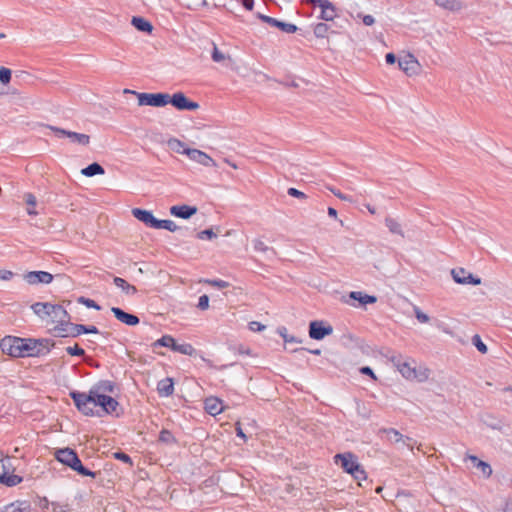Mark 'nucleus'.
Masks as SVG:
<instances>
[{"label": "nucleus", "mask_w": 512, "mask_h": 512, "mask_svg": "<svg viewBox=\"0 0 512 512\" xmlns=\"http://www.w3.org/2000/svg\"><path fill=\"white\" fill-rule=\"evenodd\" d=\"M49 339L5 336L0 342L4 354L14 358L39 357L50 352Z\"/></svg>", "instance_id": "1"}, {"label": "nucleus", "mask_w": 512, "mask_h": 512, "mask_svg": "<svg viewBox=\"0 0 512 512\" xmlns=\"http://www.w3.org/2000/svg\"><path fill=\"white\" fill-rule=\"evenodd\" d=\"M54 457L57 461L68 466L69 468L76 471L78 474L82 476L95 478L97 475L96 472H93L86 468L85 466H83L77 453L69 447L57 449L54 452Z\"/></svg>", "instance_id": "2"}, {"label": "nucleus", "mask_w": 512, "mask_h": 512, "mask_svg": "<svg viewBox=\"0 0 512 512\" xmlns=\"http://www.w3.org/2000/svg\"><path fill=\"white\" fill-rule=\"evenodd\" d=\"M69 396L72 398L76 408L85 416H94V408L98 402L91 392L70 391Z\"/></svg>", "instance_id": "3"}, {"label": "nucleus", "mask_w": 512, "mask_h": 512, "mask_svg": "<svg viewBox=\"0 0 512 512\" xmlns=\"http://www.w3.org/2000/svg\"><path fill=\"white\" fill-rule=\"evenodd\" d=\"M139 106L164 107L168 104V93H145L133 91Z\"/></svg>", "instance_id": "4"}, {"label": "nucleus", "mask_w": 512, "mask_h": 512, "mask_svg": "<svg viewBox=\"0 0 512 512\" xmlns=\"http://www.w3.org/2000/svg\"><path fill=\"white\" fill-rule=\"evenodd\" d=\"M81 324H75L71 322V316L64 319V322L60 325H55L53 327V334L56 337H78L82 334V331L80 329Z\"/></svg>", "instance_id": "5"}, {"label": "nucleus", "mask_w": 512, "mask_h": 512, "mask_svg": "<svg viewBox=\"0 0 512 512\" xmlns=\"http://www.w3.org/2000/svg\"><path fill=\"white\" fill-rule=\"evenodd\" d=\"M169 103L180 111H194L199 108V104L188 99L183 92L174 93L172 96L168 94Z\"/></svg>", "instance_id": "6"}, {"label": "nucleus", "mask_w": 512, "mask_h": 512, "mask_svg": "<svg viewBox=\"0 0 512 512\" xmlns=\"http://www.w3.org/2000/svg\"><path fill=\"white\" fill-rule=\"evenodd\" d=\"M333 333V327L321 320L311 321L309 324V337L314 340H322Z\"/></svg>", "instance_id": "7"}, {"label": "nucleus", "mask_w": 512, "mask_h": 512, "mask_svg": "<svg viewBox=\"0 0 512 512\" xmlns=\"http://www.w3.org/2000/svg\"><path fill=\"white\" fill-rule=\"evenodd\" d=\"M334 462L348 474L353 473L359 465L357 457L351 452L339 453L334 456Z\"/></svg>", "instance_id": "8"}, {"label": "nucleus", "mask_w": 512, "mask_h": 512, "mask_svg": "<svg viewBox=\"0 0 512 512\" xmlns=\"http://www.w3.org/2000/svg\"><path fill=\"white\" fill-rule=\"evenodd\" d=\"M23 278L30 285L50 284L53 281V275L46 271H29Z\"/></svg>", "instance_id": "9"}, {"label": "nucleus", "mask_w": 512, "mask_h": 512, "mask_svg": "<svg viewBox=\"0 0 512 512\" xmlns=\"http://www.w3.org/2000/svg\"><path fill=\"white\" fill-rule=\"evenodd\" d=\"M451 275L453 280L458 284L480 285L481 279L468 273L464 268L452 269Z\"/></svg>", "instance_id": "10"}, {"label": "nucleus", "mask_w": 512, "mask_h": 512, "mask_svg": "<svg viewBox=\"0 0 512 512\" xmlns=\"http://www.w3.org/2000/svg\"><path fill=\"white\" fill-rule=\"evenodd\" d=\"M69 313L59 304H49V313L47 323L60 325L64 322V319L68 318Z\"/></svg>", "instance_id": "11"}, {"label": "nucleus", "mask_w": 512, "mask_h": 512, "mask_svg": "<svg viewBox=\"0 0 512 512\" xmlns=\"http://www.w3.org/2000/svg\"><path fill=\"white\" fill-rule=\"evenodd\" d=\"M177 151L180 152V149H177ZM181 153L186 154L191 160L204 166L209 167L215 165L214 160L209 155L198 149L184 148Z\"/></svg>", "instance_id": "12"}, {"label": "nucleus", "mask_w": 512, "mask_h": 512, "mask_svg": "<svg viewBox=\"0 0 512 512\" xmlns=\"http://www.w3.org/2000/svg\"><path fill=\"white\" fill-rule=\"evenodd\" d=\"M115 390V383L110 380H100L97 383H95L91 388L90 392L91 394L96 397V401H98V398L100 399V396H107L106 393H114Z\"/></svg>", "instance_id": "13"}, {"label": "nucleus", "mask_w": 512, "mask_h": 512, "mask_svg": "<svg viewBox=\"0 0 512 512\" xmlns=\"http://www.w3.org/2000/svg\"><path fill=\"white\" fill-rule=\"evenodd\" d=\"M131 212L138 221L144 223L147 227L156 229L158 219L154 217L151 211L133 208Z\"/></svg>", "instance_id": "14"}, {"label": "nucleus", "mask_w": 512, "mask_h": 512, "mask_svg": "<svg viewBox=\"0 0 512 512\" xmlns=\"http://www.w3.org/2000/svg\"><path fill=\"white\" fill-rule=\"evenodd\" d=\"M111 312L114 314L116 319L128 326H136L139 324L140 319L138 316L128 313L119 307H112Z\"/></svg>", "instance_id": "15"}, {"label": "nucleus", "mask_w": 512, "mask_h": 512, "mask_svg": "<svg viewBox=\"0 0 512 512\" xmlns=\"http://www.w3.org/2000/svg\"><path fill=\"white\" fill-rule=\"evenodd\" d=\"M171 215L182 218V219H189L194 214L197 213V207L196 206H190V205H174L170 208Z\"/></svg>", "instance_id": "16"}, {"label": "nucleus", "mask_w": 512, "mask_h": 512, "mask_svg": "<svg viewBox=\"0 0 512 512\" xmlns=\"http://www.w3.org/2000/svg\"><path fill=\"white\" fill-rule=\"evenodd\" d=\"M97 402V406L101 407L106 414L110 415L114 414L119 407V402L111 396H100Z\"/></svg>", "instance_id": "17"}, {"label": "nucleus", "mask_w": 512, "mask_h": 512, "mask_svg": "<svg viewBox=\"0 0 512 512\" xmlns=\"http://www.w3.org/2000/svg\"><path fill=\"white\" fill-rule=\"evenodd\" d=\"M205 410L210 415H218L223 411L222 401L216 397H209L204 401Z\"/></svg>", "instance_id": "18"}, {"label": "nucleus", "mask_w": 512, "mask_h": 512, "mask_svg": "<svg viewBox=\"0 0 512 512\" xmlns=\"http://www.w3.org/2000/svg\"><path fill=\"white\" fill-rule=\"evenodd\" d=\"M336 16V8L333 3L325 0L318 18L324 21H333Z\"/></svg>", "instance_id": "19"}, {"label": "nucleus", "mask_w": 512, "mask_h": 512, "mask_svg": "<svg viewBox=\"0 0 512 512\" xmlns=\"http://www.w3.org/2000/svg\"><path fill=\"white\" fill-rule=\"evenodd\" d=\"M157 391L160 396L168 397L174 392V382L172 378H165L160 380L157 384Z\"/></svg>", "instance_id": "20"}, {"label": "nucleus", "mask_w": 512, "mask_h": 512, "mask_svg": "<svg viewBox=\"0 0 512 512\" xmlns=\"http://www.w3.org/2000/svg\"><path fill=\"white\" fill-rule=\"evenodd\" d=\"M349 298L359 302V305L373 304L377 301V298L373 295H368L360 291H352L349 293Z\"/></svg>", "instance_id": "21"}, {"label": "nucleus", "mask_w": 512, "mask_h": 512, "mask_svg": "<svg viewBox=\"0 0 512 512\" xmlns=\"http://www.w3.org/2000/svg\"><path fill=\"white\" fill-rule=\"evenodd\" d=\"M49 302H36L31 305L33 312L43 321H48Z\"/></svg>", "instance_id": "22"}, {"label": "nucleus", "mask_w": 512, "mask_h": 512, "mask_svg": "<svg viewBox=\"0 0 512 512\" xmlns=\"http://www.w3.org/2000/svg\"><path fill=\"white\" fill-rule=\"evenodd\" d=\"M131 24L141 32L151 33L153 30L152 24L145 18L140 16L132 17Z\"/></svg>", "instance_id": "23"}, {"label": "nucleus", "mask_w": 512, "mask_h": 512, "mask_svg": "<svg viewBox=\"0 0 512 512\" xmlns=\"http://www.w3.org/2000/svg\"><path fill=\"white\" fill-rule=\"evenodd\" d=\"M409 58H401L398 61L399 68L408 76H412L414 74L413 64L416 63L414 56L412 54H408Z\"/></svg>", "instance_id": "24"}, {"label": "nucleus", "mask_w": 512, "mask_h": 512, "mask_svg": "<svg viewBox=\"0 0 512 512\" xmlns=\"http://www.w3.org/2000/svg\"><path fill=\"white\" fill-rule=\"evenodd\" d=\"M468 459L472 461V463L481 470L482 474L489 478L492 475V468L490 464L485 461L480 460L477 456L469 455Z\"/></svg>", "instance_id": "25"}, {"label": "nucleus", "mask_w": 512, "mask_h": 512, "mask_svg": "<svg viewBox=\"0 0 512 512\" xmlns=\"http://www.w3.org/2000/svg\"><path fill=\"white\" fill-rule=\"evenodd\" d=\"M113 282L127 295H134L137 292L135 286L129 284L125 279L121 277H114Z\"/></svg>", "instance_id": "26"}, {"label": "nucleus", "mask_w": 512, "mask_h": 512, "mask_svg": "<svg viewBox=\"0 0 512 512\" xmlns=\"http://www.w3.org/2000/svg\"><path fill=\"white\" fill-rule=\"evenodd\" d=\"M396 366L403 377L407 379L416 377V368L411 367L409 363L398 360Z\"/></svg>", "instance_id": "27"}, {"label": "nucleus", "mask_w": 512, "mask_h": 512, "mask_svg": "<svg viewBox=\"0 0 512 512\" xmlns=\"http://www.w3.org/2000/svg\"><path fill=\"white\" fill-rule=\"evenodd\" d=\"M81 173L86 177H93L95 175H102L105 173V171L99 163L94 162L83 168Z\"/></svg>", "instance_id": "28"}, {"label": "nucleus", "mask_w": 512, "mask_h": 512, "mask_svg": "<svg viewBox=\"0 0 512 512\" xmlns=\"http://www.w3.org/2000/svg\"><path fill=\"white\" fill-rule=\"evenodd\" d=\"M270 26L276 27L288 34L295 33L298 30V27L296 25L277 20L276 18L272 19Z\"/></svg>", "instance_id": "29"}, {"label": "nucleus", "mask_w": 512, "mask_h": 512, "mask_svg": "<svg viewBox=\"0 0 512 512\" xmlns=\"http://www.w3.org/2000/svg\"><path fill=\"white\" fill-rule=\"evenodd\" d=\"M22 482V477L15 474L3 473L0 475V483L8 487H13Z\"/></svg>", "instance_id": "30"}, {"label": "nucleus", "mask_w": 512, "mask_h": 512, "mask_svg": "<svg viewBox=\"0 0 512 512\" xmlns=\"http://www.w3.org/2000/svg\"><path fill=\"white\" fill-rule=\"evenodd\" d=\"M435 3L439 7L450 11H457L462 8V4L458 0H435Z\"/></svg>", "instance_id": "31"}, {"label": "nucleus", "mask_w": 512, "mask_h": 512, "mask_svg": "<svg viewBox=\"0 0 512 512\" xmlns=\"http://www.w3.org/2000/svg\"><path fill=\"white\" fill-rule=\"evenodd\" d=\"M68 138H70L72 142L78 143L83 146H87L90 143V137L87 134L70 131L68 134Z\"/></svg>", "instance_id": "32"}, {"label": "nucleus", "mask_w": 512, "mask_h": 512, "mask_svg": "<svg viewBox=\"0 0 512 512\" xmlns=\"http://www.w3.org/2000/svg\"><path fill=\"white\" fill-rule=\"evenodd\" d=\"M176 341L175 339L170 336V335H164L162 336L160 339H158L157 341H155L153 343V346L154 347H157V346H161V347H168L170 348L171 350H173V347L176 346Z\"/></svg>", "instance_id": "33"}, {"label": "nucleus", "mask_w": 512, "mask_h": 512, "mask_svg": "<svg viewBox=\"0 0 512 512\" xmlns=\"http://www.w3.org/2000/svg\"><path fill=\"white\" fill-rule=\"evenodd\" d=\"M25 203L28 205L27 213L31 216H35L38 212L34 209L37 204L36 197L32 193L24 194Z\"/></svg>", "instance_id": "34"}, {"label": "nucleus", "mask_w": 512, "mask_h": 512, "mask_svg": "<svg viewBox=\"0 0 512 512\" xmlns=\"http://www.w3.org/2000/svg\"><path fill=\"white\" fill-rule=\"evenodd\" d=\"M418 322H420V323H429L430 322V324L432 326H434L438 329L442 328V325H443V323L440 320H438L436 318H430L426 313L421 312L420 310H418Z\"/></svg>", "instance_id": "35"}, {"label": "nucleus", "mask_w": 512, "mask_h": 512, "mask_svg": "<svg viewBox=\"0 0 512 512\" xmlns=\"http://www.w3.org/2000/svg\"><path fill=\"white\" fill-rule=\"evenodd\" d=\"M330 30V26L326 23L320 22L314 26L313 33L316 38H325Z\"/></svg>", "instance_id": "36"}, {"label": "nucleus", "mask_w": 512, "mask_h": 512, "mask_svg": "<svg viewBox=\"0 0 512 512\" xmlns=\"http://www.w3.org/2000/svg\"><path fill=\"white\" fill-rule=\"evenodd\" d=\"M173 351L181 353L183 355L192 356L195 353V348L189 343H177L176 346L173 347Z\"/></svg>", "instance_id": "37"}, {"label": "nucleus", "mask_w": 512, "mask_h": 512, "mask_svg": "<svg viewBox=\"0 0 512 512\" xmlns=\"http://www.w3.org/2000/svg\"><path fill=\"white\" fill-rule=\"evenodd\" d=\"M156 229H166L170 232H175L177 230H180L181 228L178 227L174 221L172 220H159L157 222Z\"/></svg>", "instance_id": "38"}, {"label": "nucleus", "mask_w": 512, "mask_h": 512, "mask_svg": "<svg viewBox=\"0 0 512 512\" xmlns=\"http://www.w3.org/2000/svg\"><path fill=\"white\" fill-rule=\"evenodd\" d=\"M8 508L12 509L11 512H29L30 503L27 501H18L16 503H12Z\"/></svg>", "instance_id": "39"}, {"label": "nucleus", "mask_w": 512, "mask_h": 512, "mask_svg": "<svg viewBox=\"0 0 512 512\" xmlns=\"http://www.w3.org/2000/svg\"><path fill=\"white\" fill-rule=\"evenodd\" d=\"M159 441L163 442V443H166V444H172V443H175L176 440H175V437L173 436V434L167 430V429H163L160 434H159Z\"/></svg>", "instance_id": "40"}, {"label": "nucleus", "mask_w": 512, "mask_h": 512, "mask_svg": "<svg viewBox=\"0 0 512 512\" xmlns=\"http://www.w3.org/2000/svg\"><path fill=\"white\" fill-rule=\"evenodd\" d=\"M472 343L482 354H485L488 351L487 346L482 342L479 335L476 334L472 337Z\"/></svg>", "instance_id": "41"}, {"label": "nucleus", "mask_w": 512, "mask_h": 512, "mask_svg": "<svg viewBox=\"0 0 512 512\" xmlns=\"http://www.w3.org/2000/svg\"><path fill=\"white\" fill-rule=\"evenodd\" d=\"M66 352L71 356L82 357L85 355L84 349L81 348L78 344L66 347Z\"/></svg>", "instance_id": "42"}, {"label": "nucleus", "mask_w": 512, "mask_h": 512, "mask_svg": "<svg viewBox=\"0 0 512 512\" xmlns=\"http://www.w3.org/2000/svg\"><path fill=\"white\" fill-rule=\"evenodd\" d=\"M385 224L392 233L399 234L401 232L400 225L396 220L388 217L385 220Z\"/></svg>", "instance_id": "43"}, {"label": "nucleus", "mask_w": 512, "mask_h": 512, "mask_svg": "<svg viewBox=\"0 0 512 512\" xmlns=\"http://www.w3.org/2000/svg\"><path fill=\"white\" fill-rule=\"evenodd\" d=\"M212 60L217 63H221L226 60V55L221 52L215 44H213Z\"/></svg>", "instance_id": "44"}, {"label": "nucleus", "mask_w": 512, "mask_h": 512, "mask_svg": "<svg viewBox=\"0 0 512 512\" xmlns=\"http://www.w3.org/2000/svg\"><path fill=\"white\" fill-rule=\"evenodd\" d=\"M354 468L355 470L353 471V473H350V475H352L353 478L357 481L365 480L367 476L363 467L359 464L357 467Z\"/></svg>", "instance_id": "45"}, {"label": "nucleus", "mask_w": 512, "mask_h": 512, "mask_svg": "<svg viewBox=\"0 0 512 512\" xmlns=\"http://www.w3.org/2000/svg\"><path fill=\"white\" fill-rule=\"evenodd\" d=\"M52 512H69L70 507L67 503L51 502Z\"/></svg>", "instance_id": "46"}, {"label": "nucleus", "mask_w": 512, "mask_h": 512, "mask_svg": "<svg viewBox=\"0 0 512 512\" xmlns=\"http://www.w3.org/2000/svg\"><path fill=\"white\" fill-rule=\"evenodd\" d=\"M11 80V70L5 67L0 68V82L8 84Z\"/></svg>", "instance_id": "47"}, {"label": "nucleus", "mask_w": 512, "mask_h": 512, "mask_svg": "<svg viewBox=\"0 0 512 512\" xmlns=\"http://www.w3.org/2000/svg\"><path fill=\"white\" fill-rule=\"evenodd\" d=\"M79 302L84 304L88 308H93L95 310H100L101 307L92 299L80 297Z\"/></svg>", "instance_id": "48"}, {"label": "nucleus", "mask_w": 512, "mask_h": 512, "mask_svg": "<svg viewBox=\"0 0 512 512\" xmlns=\"http://www.w3.org/2000/svg\"><path fill=\"white\" fill-rule=\"evenodd\" d=\"M47 128L50 129L51 131H53L55 133V135L59 138L68 137V134L70 132L68 130H65V129H62V128H59L56 126H52V125H47Z\"/></svg>", "instance_id": "49"}, {"label": "nucleus", "mask_w": 512, "mask_h": 512, "mask_svg": "<svg viewBox=\"0 0 512 512\" xmlns=\"http://www.w3.org/2000/svg\"><path fill=\"white\" fill-rule=\"evenodd\" d=\"M205 282L219 289L227 288L229 286L228 282L221 279L206 280Z\"/></svg>", "instance_id": "50"}, {"label": "nucleus", "mask_w": 512, "mask_h": 512, "mask_svg": "<svg viewBox=\"0 0 512 512\" xmlns=\"http://www.w3.org/2000/svg\"><path fill=\"white\" fill-rule=\"evenodd\" d=\"M280 335L282 336L283 340L285 343H299L300 340H298L296 337L294 336H289L287 334V330L286 328H282L280 331H279Z\"/></svg>", "instance_id": "51"}, {"label": "nucleus", "mask_w": 512, "mask_h": 512, "mask_svg": "<svg viewBox=\"0 0 512 512\" xmlns=\"http://www.w3.org/2000/svg\"><path fill=\"white\" fill-rule=\"evenodd\" d=\"M197 307H198L200 310H206V309H208V307H209V297H208L206 294L201 295V296L199 297Z\"/></svg>", "instance_id": "52"}, {"label": "nucleus", "mask_w": 512, "mask_h": 512, "mask_svg": "<svg viewBox=\"0 0 512 512\" xmlns=\"http://www.w3.org/2000/svg\"><path fill=\"white\" fill-rule=\"evenodd\" d=\"M253 247L255 251L258 252H266L269 249L268 246L260 239H255L253 241Z\"/></svg>", "instance_id": "53"}, {"label": "nucleus", "mask_w": 512, "mask_h": 512, "mask_svg": "<svg viewBox=\"0 0 512 512\" xmlns=\"http://www.w3.org/2000/svg\"><path fill=\"white\" fill-rule=\"evenodd\" d=\"M328 190L330 192H332L337 198H339V199H341L343 201H349V202L352 201V199L349 196L343 194L340 190H338V189H336L334 187H328Z\"/></svg>", "instance_id": "54"}, {"label": "nucleus", "mask_w": 512, "mask_h": 512, "mask_svg": "<svg viewBox=\"0 0 512 512\" xmlns=\"http://www.w3.org/2000/svg\"><path fill=\"white\" fill-rule=\"evenodd\" d=\"M287 193L289 196L299 198V199H305L307 197L305 193H303L302 191H300L296 188H293V187L289 188L287 190Z\"/></svg>", "instance_id": "55"}, {"label": "nucleus", "mask_w": 512, "mask_h": 512, "mask_svg": "<svg viewBox=\"0 0 512 512\" xmlns=\"http://www.w3.org/2000/svg\"><path fill=\"white\" fill-rule=\"evenodd\" d=\"M214 237H216V234L212 229H205L197 234V238L199 239H212Z\"/></svg>", "instance_id": "56"}, {"label": "nucleus", "mask_w": 512, "mask_h": 512, "mask_svg": "<svg viewBox=\"0 0 512 512\" xmlns=\"http://www.w3.org/2000/svg\"><path fill=\"white\" fill-rule=\"evenodd\" d=\"M80 329L82 331V334L83 333H87V334H98L99 333L98 328L96 326H94V325H83V324H81Z\"/></svg>", "instance_id": "57"}, {"label": "nucleus", "mask_w": 512, "mask_h": 512, "mask_svg": "<svg viewBox=\"0 0 512 512\" xmlns=\"http://www.w3.org/2000/svg\"><path fill=\"white\" fill-rule=\"evenodd\" d=\"M114 457L124 463L130 464V465L132 464L131 457L124 452H116V453H114Z\"/></svg>", "instance_id": "58"}, {"label": "nucleus", "mask_w": 512, "mask_h": 512, "mask_svg": "<svg viewBox=\"0 0 512 512\" xmlns=\"http://www.w3.org/2000/svg\"><path fill=\"white\" fill-rule=\"evenodd\" d=\"M429 373H430V370L427 368H425L423 371L418 370V383L428 380Z\"/></svg>", "instance_id": "59"}, {"label": "nucleus", "mask_w": 512, "mask_h": 512, "mask_svg": "<svg viewBox=\"0 0 512 512\" xmlns=\"http://www.w3.org/2000/svg\"><path fill=\"white\" fill-rule=\"evenodd\" d=\"M249 328L250 330L252 331H262L265 329V325L261 324L260 322H257V321H252L249 323Z\"/></svg>", "instance_id": "60"}, {"label": "nucleus", "mask_w": 512, "mask_h": 512, "mask_svg": "<svg viewBox=\"0 0 512 512\" xmlns=\"http://www.w3.org/2000/svg\"><path fill=\"white\" fill-rule=\"evenodd\" d=\"M14 273L10 270H0V279L4 281H8L12 279Z\"/></svg>", "instance_id": "61"}, {"label": "nucleus", "mask_w": 512, "mask_h": 512, "mask_svg": "<svg viewBox=\"0 0 512 512\" xmlns=\"http://www.w3.org/2000/svg\"><path fill=\"white\" fill-rule=\"evenodd\" d=\"M363 24L366 26H371L375 23V19L372 15H364L362 16Z\"/></svg>", "instance_id": "62"}, {"label": "nucleus", "mask_w": 512, "mask_h": 512, "mask_svg": "<svg viewBox=\"0 0 512 512\" xmlns=\"http://www.w3.org/2000/svg\"><path fill=\"white\" fill-rule=\"evenodd\" d=\"M360 372L364 375H368L372 377L373 379H376V376L373 372V370L369 366H364L360 369Z\"/></svg>", "instance_id": "63"}, {"label": "nucleus", "mask_w": 512, "mask_h": 512, "mask_svg": "<svg viewBox=\"0 0 512 512\" xmlns=\"http://www.w3.org/2000/svg\"><path fill=\"white\" fill-rule=\"evenodd\" d=\"M49 506H51V502H49L46 497H43V498L39 499V507L41 509L46 510V509L49 508Z\"/></svg>", "instance_id": "64"}]
</instances>
